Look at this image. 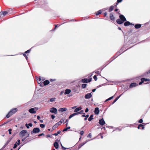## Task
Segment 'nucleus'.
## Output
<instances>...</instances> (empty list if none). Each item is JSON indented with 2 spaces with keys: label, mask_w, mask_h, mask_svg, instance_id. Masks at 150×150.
I'll use <instances>...</instances> for the list:
<instances>
[{
  "label": "nucleus",
  "mask_w": 150,
  "mask_h": 150,
  "mask_svg": "<svg viewBox=\"0 0 150 150\" xmlns=\"http://www.w3.org/2000/svg\"><path fill=\"white\" fill-rule=\"evenodd\" d=\"M28 125L29 127L30 126V127H32L33 126L32 124L31 123H29Z\"/></svg>",
  "instance_id": "obj_53"
},
{
  "label": "nucleus",
  "mask_w": 150,
  "mask_h": 150,
  "mask_svg": "<svg viewBox=\"0 0 150 150\" xmlns=\"http://www.w3.org/2000/svg\"><path fill=\"white\" fill-rule=\"evenodd\" d=\"M51 118H52V119H54L55 117V116L54 115H52L51 116Z\"/></svg>",
  "instance_id": "obj_51"
},
{
  "label": "nucleus",
  "mask_w": 150,
  "mask_h": 150,
  "mask_svg": "<svg viewBox=\"0 0 150 150\" xmlns=\"http://www.w3.org/2000/svg\"><path fill=\"white\" fill-rule=\"evenodd\" d=\"M36 108H32L29 109L28 111L31 113L35 114L36 112V111L35 109Z\"/></svg>",
  "instance_id": "obj_7"
},
{
  "label": "nucleus",
  "mask_w": 150,
  "mask_h": 150,
  "mask_svg": "<svg viewBox=\"0 0 150 150\" xmlns=\"http://www.w3.org/2000/svg\"><path fill=\"white\" fill-rule=\"evenodd\" d=\"M54 145L55 149H57L58 148L59 144L57 142H55L54 144Z\"/></svg>",
  "instance_id": "obj_14"
},
{
  "label": "nucleus",
  "mask_w": 150,
  "mask_h": 150,
  "mask_svg": "<svg viewBox=\"0 0 150 150\" xmlns=\"http://www.w3.org/2000/svg\"><path fill=\"white\" fill-rule=\"evenodd\" d=\"M93 79L95 80V81H97V76L96 75H95L94 76Z\"/></svg>",
  "instance_id": "obj_39"
},
{
  "label": "nucleus",
  "mask_w": 150,
  "mask_h": 150,
  "mask_svg": "<svg viewBox=\"0 0 150 150\" xmlns=\"http://www.w3.org/2000/svg\"><path fill=\"white\" fill-rule=\"evenodd\" d=\"M2 13L3 15L5 16L8 13V12L6 11H4L2 12Z\"/></svg>",
  "instance_id": "obj_36"
},
{
  "label": "nucleus",
  "mask_w": 150,
  "mask_h": 150,
  "mask_svg": "<svg viewBox=\"0 0 150 150\" xmlns=\"http://www.w3.org/2000/svg\"><path fill=\"white\" fill-rule=\"evenodd\" d=\"M91 137V133L89 134L87 136V137H90V138Z\"/></svg>",
  "instance_id": "obj_56"
},
{
  "label": "nucleus",
  "mask_w": 150,
  "mask_h": 150,
  "mask_svg": "<svg viewBox=\"0 0 150 150\" xmlns=\"http://www.w3.org/2000/svg\"><path fill=\"white\" fill-rule=\"evenodd\" d=\"M31 50V49L30 48L29 50H27V51L25 52V53H29L30 52V51Z\"/></svg>",
  "instance_id": "obj_35"
},
{
  "label": "nucleus",
  "mask_w": 150,
  "mask_h": 150,
  "mask_svg": "<svg viewBox=\"0 0 150 150\" xmlns=\"http://www.w3.org/2000/svg\"><path fill=\"white\" fill-rule=\"evenodd\" d=\"M140 126H143V125H142V124L139 125V126H138V127H137L138 129H140Z\"/></svg>",
  "instance_id": "obj_57"
},
{
  "label": "nucleus",
  "mask_w": 150,
  "mask_h": 150,
  "mask_svg": "<svg viewBox=\"0 0 150 150\" xmlns=\"http://www.w3.org/2000/svg\"><path fill=\"white\" fill-rule=\"evenodd\" d=\"M83 112V110H81L80 112H78L77 113H78V115H79V114H84V113Z\"/></svg>",
  "instance_id": "obj_38"
},
{
  "label": "nucleus",
  "mask_w": 150,
  "mask_h": 150,
  "mask_svg": "<svg viewBox=\"0 0 150 150\" xmlns=\"http://www.w3.org/2000/svg\"><path fill=\"white\" fill-rule=\"evenodd\" d=\"M136 86V83H132L129 86L130 88H132Z\"/></svg>",
  "instance_id": "obj_18"
},
{
  "label": "nucleus",
  "mask_w": 150,
  "mask_h": 150,
  "mask_svg": "<svg viewBox=\"0 0 150 150\" xmlns=\"http://www.w3.org/2000/svg\"><path fill=\"white\" fill-rule=\"evenodd\" d=\"M37 118L38 120H40V117L38 115L37 117Z\"/></svg>",
  "instance_id": "obj_60"
},
{
  "label": "nucleus",
  "mask_w": 150,
  "mask_h": 150,
  "mask_svg": "<svg viewBox=\"0 0 150 150\" xmlns=\"http://www.w3.org/2000/svg\"><path fill=\"white\" fill-rule=\"evenodd\" d=\"M25 126L28 129L29 128V126L28 125L27 123L26 124Z\"/></svg>",
  "instance_id": "obj_55"
},
{
  "label": "nucleus",
  "mask_w": 150,
  "mask_h": 150,
  "mask_svg": "<svg viewBox=\"0 0 150 150\" xmlns=\"http://www.w3.org/2000/svg\"><path fill=\"white\" fill-rule=\"evenodd\" d=\"M88 111V108H87L86 110H85V112H87Z\"/></svg>",
  "instance_id": "obj_54"
},
{
  "label": "nucleus",
  "mask_w": 150,
  "mask_h": 150,
  "mask_svg": "<svg viewBox=\"0 0 150 150\" xmlns=\"http://www.w3.org/2000/svg\"><path fill=\"white\" fill-rule=\"evenodd\" d=\"M119 17L120 18L116 20V22L118 24H122L124 21H126V18L123 15L120 14L119 16Z\"/></svg>",
  "instance_id": "obj_1"
},
{
  "label": "nucleus",
  "mask_w": 150,
  "mask_h": 150,
  "mask_svg": "<svg viewBox=\"0 0 150 150\" xmlns=\"http://www.w3.org/2000/svg\"><path fill=\"white\" fill-rule=\"evenodd\" d=\"M8 131L9 132V133L10 134H11V131H12V129H9L8 130Z\"/></svg>",
  "instance_id": "obj_41"
},
{
  "label": "nucleus",
  "mask_w": 150,
  "mask_h": 150,
  "mask_svg": "<svg viewBox=\"0 0 150 150\" xmlns=\"http://www.w3.org/2000/svg\"><path fill=\"white\" fill-rule=\"evenodd\" d=\"M89 117L88 115H85V120H87V118H88Z\"/></svg>",
  "instance_id": "obj_46"
},
{
  "label": "nucleus",
  "mask_w": 150,
  "mask_h": 150,
  "mask_svg": "<svg viewBox=\"0 0 150 150\" xmlns=\"http://www.w3.org/2000/svg\"><path fill=\"white\" fill-rule=\"evenodd\" d=\"M114 9V6H110L109 9V12H110L112 11Z\"/></svg>",
  "instance_id": "obj_25"
},
{
  "label": "nucleus",
  "mask_w": 150,
  "mask_h": 150,
  "mask_svg": "<svg viewBox=\"0 0 150 150\" xmlns=\"http://www.w3.org/2000/svg\"><path fill=\"white\" fill-rule=\"evenodd\" d=\"M81 107H79L76 108V109L74 110V112H77L78 111L81 110Z\"/></svg>",
  "instance_id": "obj_16"
},
{
  "label": "nucleus",
  "mask_w": 150,
  "mask_h": 150,
  "mask_svg": "<svg viewBox=\"0 0 150 150\" xmlns=\"http://www.w3.org/2000/svg\"><path fill=\"white\" fill-rule=\"evenodd\" d=\"M67 130V127L65 128L64 129H63L62 131L63 132H65Z\"/></svg>",
  "instance_id": "obj_50"
},
{
  "label": "nucleus",
  "mask_w": 150,
  "mask_h": 150,
  "mask_svg": "<svg viewBox=\"0 0 150 150\" xmlns=\"http://www.w3.org/2000/svg\"><path fill=\"white\" fill-rule=\"evenodd\" d=\"M55 80H56V79H50V81H55Z\"/></svg>",
  "instance_id": "obj_58"
},
{
  "label": "nucleus",
  "mask_w": 150,
  "mask_h": 150,
  "mask_svg": "<svg viewBox=\"0 0 150 150\" xmlns=\"http://www.w3.org/2000/svg\"><path fill=\"white\" fill-rule=\"evenodd\" d=\"M99 123L101 125H103L105 124V122L103 118H102V119L99 120Z\"/></svg>",
  "instance_id": "obj_10"
},
{
  "label": "nucleus",
  "mask_w": 150,
  "mask_h": 150,
  "mask_svg": "<svg viewBox=\"0 0 150 150\" xmlns=\"http://www.w3.org/2000/svg\"><path fill=\"white\" fill-rule=\"evenodd\" d=\"M18 145H17V142H16V143L15 144H14V146L13 147V148L15 149V148H16Z\"/></svg>",
  "instance_id": "obj_32"
},
{
  "label": "nucleus",
  "mask_w": 150,
  "mask_h": 150,
  "mask_svg": "<svg viewBox=\"0 0 150 150\" xmlns=\"http://www.w3.org/2000/svg\"><path fill=\"white\" fill-rule=\"evenodd\" d=\"M142 79L144 82V81H150V79H145V78H142Z\"/></svg>",
  "instance_id": "obj_26"
},
{
  "label": "nucleus",
  "mask_w": 150,
  "mask_h": 150,
  "mask_svg": "<svg viewBox=\"0 0 150 150\" xmlns=\"http://www.w3.org/2000/svg\"><path fill=\"white\" fill-rule=\"evenodd\" d=\"M110 17L111 20L112 21H114L115 20V18L112 13H110Z\"/></svg>",
  "instance_id": "obj_15"
},
{
  "label": "nucleus",
  "mask_w": 150,
  "mask_h": 150,
  "mask_svg": "<svg viewBox=\"0 0 150 150\" xmlns=\"http://www.w3.org/2000/svg\"><path fill=\"white\" fill-rule=\"evenodd\" d=\"M61 132V131H59L57 133H55L53 134L52 135L55 136H57L58 134L60 133Z\"/></svg>",
  "instance_id": "obj_28"
},
{
  "label": "nucleus",
  "mask_w": 150,
  "mask_h": 150,
  "mask_svg": "<svg viewBox=\"0 0 150 150\" xmlns=\"http://www.w3.org/2000/svg\"><path fill=\"white\" fill-rule=\"evenodd\" d=\"M64 121V119H62L60 120L59 121V122H61V123L63 122Z\"/></svg>",
  "instance_id": "obj_59"
},
{
  "label": "nucleus",
  "mask_w": 150,
  "mask_h": 150,
  "mask_svg": "<svg viewBox=\"0 0 150 150\" xmlns=\"http://www.w3.org/2000/svg\"><path fill=\"white\" fill-rule=\"evenodd\" d=\"M84 131H82L80 132V134L81 135H83L84 134Z\"/></svg>",
  "instance_id": "obj_47"
},
{
  "label": "nucleus",
  "mask_w": 150,
  "mask_h": 150,
  "mask_svg": "<svg viewBox=\"0 0 150 150\" xmlns=\"http://www.w3.org/2000/svg\"><path fill=\"white\" fill-rule=\"evenodd\" d=\"M141 81L139 83V85H141L144 82V81L142 79H141Z\"/></svg>",
  "instance_id": "obj_42"
},
{
  "label": "nucleus",
  "mask_w": 150,
  "mask_h": 150,
  "mask_svg": "<svg viewBox=\"0 0 150 150\" xmlns=\"http://www.w3.org/2000/svg\"><path fill=\"white\" fill-rule=\"evenodd\" d=\"M139 122L140 123H142L143 122V120L142 119H140L139 121Z\"/></svg>",
  "instance_id": "obj_49"
},
{
  "label": "nucleus",
  "mask_w": 150,
  "mask_h": 150,
  "mask_svg": "<svg viewBox=\"0 0 150 150\" xmlns=\"http://www.w3.org/2000/svg\"><path fill=\"white\" fill-rule=\"evenodd\" d=\"M27 133L26 130H22L19 133V136L21 137L25 136V134Z\"/></svg>",
  "instance_id": "obj_5"
},
{
  "label": "nucleus",
  "mask_w": 150,
  "mask_h": 150,
  "mask_svg": "<svg viewBox=\"0 0 150 150\" xmlns=\"http://www.w3.org/2000/svg\"><path fill=\"white\" fill-rule=\"evenodd\" d=\"M95 73L96 74H100V72L99 71H96L95 72Z\"/></svg>",
  "instance_id": "obj_52"
},
{
  "label": "nucleus",
  "mask_w": 150,
  "mask_h": 150,
  "mask_svg": "<svg viewBox=\"0 0 150 150\" xmlns=\"http://www.w3.org/2000/svg\"><path fill=\"white\" fill-rule=\"evenodd\" d=\"M36 79L37 81V82L38 83L39 81H40L41 80V79L40 77H36Z\"/></svg>",
  "instance_id": "obj_30"
},
{
  "label": "nucleus",
  "mask_w": 150,
  "mask_h": 150,
  "mask_svg": "<svg viewBox=\"0 0 150 150\" xmlns=\"http://www.w3.org/2000/svg\"><path fill=\"white\" fill-rule=\"evenodd\" d=\"M18 111L17 108H14L12 109L6 115V117L7 118H9L11 116L15 113Z\"/></svg>",
  "instance_id": "obj_2"
},
{
  "label": "nucleus",
  "mask_w": 150,
  "mask_h": 150,
  "mask_svg": "<svg viewBox=\"0 0 150 150\" xmlns=\"http://www.w3.org/2000/svg\"><path fill=\"white\" fill-rule=\"evenodd\" d=\"M82 83H84V79H82L81 81H79L78 82V86L80 87L81 85V87L83 88H84V83L82 84Z\"/></svg>",
  "instance_id": "obj_3"
},
{
  "label": "nucleus",
  "mask_w": 150,
  "mask_h": 150,
  "mask_svg": "<svg viewBox=\"0 0 150 150\" xmlns=\"http://www.w3.org/2000/svg\"><path fill=\"white\" fill-rule=\"evenodd\" d=\"M99 112V108L98 107L96 108L95 109L94 113L96 115H98Z\"/></svg>",
  "instance_id": "obj_12"
},
{
  "label": "nucleus",
  "mask_w": 150,
  "mask_h": 150,
  "mask_svg": "<svg viewBox=\"0 0 150 150\" xmlns=\"http://www.w3.org/2000/svg\"><path fill=\"white\" fill-rule=\"evenodd\" d=\"M122 1V0H117V4L115 6H116L117 5V3H119L121 2Z\"/></svg>",
  "instance_id": "obj_40"
},
{
  "label": "nucleus",
  "mask_w": 150,
  "mask_h": 150,
  "mask_svg": "<svg viewBox=\"0 0 150 150\" xmlns=\"http://www.w3.org/2000/svg\"><path fill=\"white\" fill-rule=\"evenodd\" d=\"M23 55L25 57L26 60H27L28 59V57L25 53H23Z\"/></svg>",
  "instance_id": "obj_34"
},
{
  "label": "nucleus",
  "mask_w": 150,
  "mask_h": 150,
  "mask_svg": "<svg viewBox=\"0 0 150 150\" xmlns=\"http://www.w3.org/2000/svg\"><path fill=\"white\" fill-rule=\"evenodd\" d=\"M113 98V96H111L108 99H106L105 100V101H107L109 100L112 99Z\"/></svg>",
  "instance_id": "obj_37"
},
{
  "label": "nucleus",
  "mask_w": 150,
  "mask_h": 150,
  "mask_svg": "<svg viewBox=\"0 0 150 150\" xmlns=\"http://www.w3.org/2000/svg\"><path fill=\"white\" fill-rule=\"evenodd\" d=\"M55 99L54 98H51L50 99V101L51 102H53L55 101Z\"/></svg>",
  "instance_id": "obj_27"
},
{
  "label": "nucleus",
  "mask_w": 150,
  "mask_h": 150,
  "mask_svg": "<svg viewBox=\"0 0 150 150\" xmlns=\"http://www.w3.org/2000/svg\"><path fill=\"white\" fill-rule=\"evenodd\" d=\"M40 129L39 128L35 127L33 128V131L31 132V133L32 134L33 133H38L40 132Z\"/></svg>",
  "instance_id": "obj_4"
},
{
  "label": "nucleus",
  "mask_w": 150,
  "mask_h": 150,
  "mask_svg": "<svg viewBox=\"0 0 150 150\" xmlns=\"http://www.w3.org/2000/svg\"><path fill=\"white\" fill-rule=\"evenodd\" d=\"M45 134L44 133H42L41 134H40L38 135V136L40 137L42 135H44Z\"/></svg>",
  "instance_id": "obj_44"
},
{
  "label": "nucleus",
  "mask_w": 150,
  "mask_h": 150,
  "mask_svg": "<svg viewBox=\"0 0 150 150\" xmlns=\"http://www.w3.org/2000/svg\"><path fill=\"white\" fill-rule=\"evenodd\" d=\"M9 142V141H7L6 143H5V144L4 145V146L2 148L4 149V148H5L6 147V146L8 144Z\"/></svg>",
  "instance_id": "obj_23"
},
{
  "label": "nucleus",
  "mask_w": 150,
  "mask_h": 150,
  "mask_svg": "<svg viewBox=\"0 0 150 150\" xmlns=\"http://www.w3.org/2000/svg\"><path fill=\"white\" fill-rule=\"evenodd\" d=\"M77 115H78V113H77V112H75L74 113L72 114L69 116V119H71L72 117Z\"/></svg>",
  "instance_id": "obj_19"
},
{
  "label": "nucleus",
  "mask_w": 150,
  "mask_h": 150,
  "mask_svg": "<svg viewBox=\"0 0 150 150\" xmlns=\"http://www.w3.org/2000/svg\"><path fill=\"white\" fill-rule=\"evenodd\" d=\"M91 92L86 94L85 95V98L89 99L92 96V95L91 94Z\"/></svg>",
  "instance_id": "obj_8"
},
{
  "label": "nucleus",
  "mask_w": 150,
  "mask_h": 150,
  "mask_svg": "<svg viewBox=\"0 0 150 150\" xmlns=\"http://www.w3.org/2000/svg\"><path fill=\"white\" fill-rule=\"evenodd\" d=\"M43 82L44 83V85H45V86L48 84L50 83L49 81L47 80L44 81Z\"/></svg>",
  "instance_id": "obj_21"
},
{
  "label": "nucleus",
  "mask_w": 150,
  "mask_h": 150,
  "mask_svg": "<svg viewBox=\"0 0 150 150\" xmlns=\"http://www.w3.org/2000/svg\"><path fill=\"white\" fill-rule=\"evenodd\" d=\"M57 127V126L56 125H55L52 127V130H54L55 129H56Z\"/></svg>",
  "instance_id": "obj_33"
},
{
  "label": "nucleus",
  "mask_w": 150,
  "mask_h": 150,
  "mask_svg": "<svg viewBox=\"0 0 150 150\" xmlns=\"http://www.w3.org/2000/svg\"><path fill=\"white\" fill-rule=\"evenodd\" d=\"M93 115H90V117H89V118L88 119V121H90L92 120H93Z\"/></svg>",
  "instance_id": "obj_22"
},
{
  "label": "nucleus",
  "mask_w": 150,
  "mask_h": 150,
  "mask_svg": "<svg viewBox=\"0 0 150 150\" xmlns=\"http://www.w3.org/2000/svg\"><path fill=\"white\" fill-rule=\"evenodd\" d=\"M62 149H63V150H64L66 149H67V148H65V147H63Z\"/></svg>",
  "instance_id": "obj_64"
},
{
  "label": "nucleus",
  "mask_w": 150,
  "mask_h": 150,
  "mask_svg": "<svg viewBox=\"0 0 150 150\" xmlns=\"http://www.w3.org/2000/svg\"><path fill=\"white\" fill-rule=\"evenodd\" d=\"M92 79L91 78L88 79L85 78V83H87L90 82L91 81Z\"/></svg>",
  "instance_id": "obj_20"
},
{
  "label": "nucleus",
  "mask_w": 150,
  "mask_h": 150,
  "mask_svg": "<svg viewBox=\"0 0 150 150\" xmlns=\"http://www.w3.org/2000/svg\"><path fill=\"white\" fill-rule=\"evenodd\" d=\"M40 126L42 128H44L45 127V125L44 124H41L40 125Z\"/></svg>",
  "instance_id": "obj_31"
},
{
  "label": "nucleus",
  "mask_w": 150,
  "mask_h": 150,
  "mask_svg": "<svg viewBox=\"0 0 150 150\" xmlns=\"http://www.w3.org/2000/svg\"><path fill=\"white\" fill-rule=\"evenodd\" d=\"M57 110L56 108H54V107H52L50 109V112L52 113H54V114H57Z\"/></svg>",
  "instance_id": "obj_6"
},
{
  "label": "nucleus",
  "mask_w": 150,
  "mask_h": 150,
  "mask_svg": "<svg viewBox=\"0 0 150 150\" xmlns=\"http://www.w3.org/2000/svg\"><path fill=\"white\" fill-rule=\"evenodd\" d=\"M84 145V142H83L82 143L80 144L78 146V148L79 149L82 146Z\"/></svg>",
  "instance_id": "obj_24"
},
{
  "label": "nucleus",
  "mask_w": 150,
  "mask_h": 150,
  "mask_svg": "<svg viewBox=\"0 0 150 150\" xmlns=\"http://www.w3.org/2000/svg\"><path fill=\"white\" fill-rule=\"evenodd\" d=\"M26 137L23 138V139H22V141H24V140H25V139H26Z\"/></svg>",
  "instance_id": "obj_63"
},
{
  "label": "nucleus",
  "mask_w": 150,
  "mask_h": 150,
  "mask_svg": "<svg viewBox=\"0 0 150 150\" xmlns=\"http://www.w3.org/2000/svg\"><path fill=\"white\" fill-rule=\"evenodd\" d=\"M17 142H18V143H17V145H19L20 144V140L18 139L17 140Z\"/></svg>",
  "instance_id": "obj_48"
},
{
  "label": "nucleus",
  "mask_w": 150,
  "mask_h": 150,
  "mask_svg": "<svg viewBox=\"0 0 150 150\" xmlns=\"http://www.w3.org/2000/svg\"><path fill=\"white\" fill-rule=\"evenodd\" d=\"M124 25L125 26H129L130 25H134V24H133L132 23H130L128 21H126L124 23Z\"/></svg>",
  "instance_id": "obj_9"
},
{
  "label": "nucleus",
  "mask_w": 150,
  "mask_h": 150,
  "mask_svg": "<svg viewBox=\"0 0 150 150\" xmlns=\"http://www.w3.org/2000/svg\"><path fill=\"white\" fill-rule=\"evenodd\" d=\"M67 110V108H60L59 111V112H62L64 111H66Z\"/></svg>",
  "instance_id": "obj_11"
},
{
  "label": "nucleus",
  "mask_w": 150,
  "mask_h": 150,
  "mask_svg": "<svg viewBox=\"0 0 150 150\" xmlns=\"http://www.w3.org/2000/svg\"><path fill=\"white\" fill-rule=\"evenodd\" d=\"M118 99L117 98H116L115 100H114L113 103H112V104H113L114 103H115L117 100Z\"/></svg>",
  "instance_id": "obj_45"
},
{
  "label": "nucleus",
  "mask_w": 150,
  "mask_h": 150,
  "mask_svg": "<svg viewBox=\"0 0 150 150\" xmlns=\"http://www.w3.org/2000/svg\"><path fill=\"white\" fill-rule=\"evenodd\" d=\"M146 73L147 74H150V69L148 71H147V72Z\"/></svg>",
  "instance_id": "obj_62"
},
{
  "label": "nucleus",
  "mask_w": 150,
  "mask_h": 150,
  "mask_svg": "<svg viewBox=\"0 0 150 150\" xmlns=\"http://www.w3.org/2000/svg\"><path fill=\"white\" fill-rule=\"evenodd\" d=\"M71 92V90L69 89H66L65 90L64 95L69 94Z\"/></svg>",
  "instance_id": "obj_13"
},
{
  "label": "nucleus",
  "mask_w": 150,
  "mask_h": 150,
  "mask_svg": "<svg viewBox=\"0 0 150 150\" xmlns=\"http://www.w3.org/2000/svg\"><path fill=\"white\" fill-rule=\"evenodd\" d=\"M40 85V86H45V85H44V83L43 82L41 83Z\"/></svg>",
  "instance_id": "obj_43"
},
{
  "label": "nucleus",
  "mask_w": 150,
  "mask_h": 150,
  "mask_svg": "<svg viewBox=\"0 0 150 150\" xmlns=\"http://www.w3.org/2000/svg\"><path fill=\"white\" fill-rule=\"evenodd\" d=\"M102 13V11L101 10H99L97 12L96 14V15H98Z\"/></svg>",
  "instance_id": "obj_29"
},
{
  "label": "nucleus",
  "mask_w": 150,
  "mask_h": 150,
  "mask_svg": "<svg viewBox=\"0 0 150 150\" xmlns=\"http://www.w3.org/2000/svg\"><path fill=\"white\" fill-rule=\"evenodd\" d=\"M141 26V24H136L135 25V28L136 29H138L140 28Z\"/></svg>",
  "instance_id": "obj_17"
},
{
  "label": "nucleus",
  "mask_w": 150,
  "mask_h": 150,
  "mask_svg": "<svg viewBox=\"0 0 150 150\" xmlns=\"http://www.w3.org/2000/svg\"><path fill=\"white\" fill-rule=\"evenodd\" d=\"M57 123V124H58L59 125L61 124V122L59 121Z\"/></svg>",
  "instance_id": "obj_61"
}]
</instances>
